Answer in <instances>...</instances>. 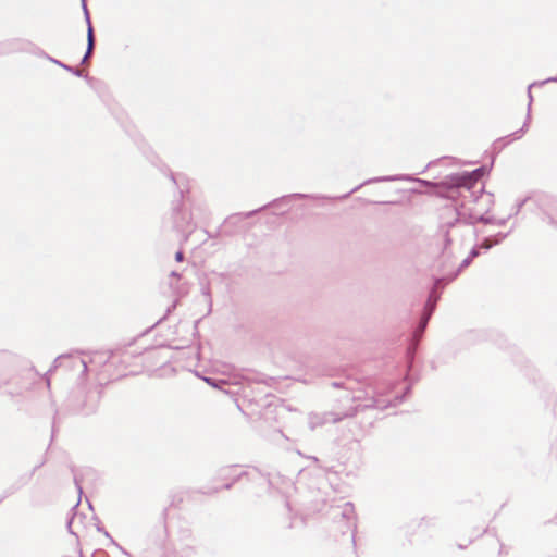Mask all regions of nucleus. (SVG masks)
I'll return each instance as SVG.
<instances>
[{
    "mask_svg": "<svg viewBox=\"0 0 557 557\" xmlns=\"http://www.w3.org/2000/svg\"><path fill=\"white\" fill-rule=\"evenodd\" d=\"M483 175L482 170H475L472 173L461 175L457 178L456 185L471 188L474 183Z\"/></svg>",
    "mask_w": 557,
    "mask_h": 557,
    "instance_id": "f257e3e1",
    "label": "nucleus"
},
{
    "mask_svg": "<svg viewBox=\"0 0 557 557\" xmlns=\"http://www.w3.org/2000/svg\"><path fill=\"white\" fill-rule=\"evenodd\" d=\"M92 47H94L92 28H91L90 23H88V47H87V52L83 59V62H85L88 59V57L90 55Z\"/></svg>",
    "mask_w": 557,
    "mask_h": 557,
    "instance_id": "f03ea898",
    "label": "nucleus"
},
{
    "mask_svg": "<svg viewBox=\"0 0 557 557\" xmlns=\"http://www.w3.org/2000/svg\"><path fill=\"white\" fill-rule=\"evenodd\" d=\"M175 259H176V261H178V262L183 261V252H182V251L176 252V255H175Z\"/></svg>",
    "mask_w": 557,
    "mask_h": 557,
    "instance_id": "7ed1b4c3",
    "label": "nucleus"
},
{
    "mask_svg": "<svg viewBox=\"0 0 557 557\" xmlns=\"http://www.w3.org/2000/svg\"><path fill=\"white\" fill-rule=\"evenodd\" d=\"M83 7H84V9L86 10L85 0H83Z\"/></svg>",
    "mask_w": 557,
    "mask_h": 557,
    "instance_id": "20e7f679",
    "label": "nucleus"
}]
</instances>
